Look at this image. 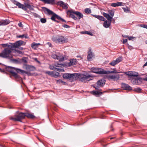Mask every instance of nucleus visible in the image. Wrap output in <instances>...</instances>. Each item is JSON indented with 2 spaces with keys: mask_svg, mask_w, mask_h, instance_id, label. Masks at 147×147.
<instances>
[{
  "mask_svg": "<svg viewBox=\"0 0 147 147\" xmlns=\"http://www.w3.org/2000/svg\"><path fill=\"white\" fill-rule=\"evenodd\" d=\"M6 69L7 71L10 72L12 74V75L16 78H18L19 76L18 74L15 72V71H16L18 73L20 72L22 73H25L27 74H29L28 72L10 66L6 67Z\"/></svg>",
  "mask_w": 147,
  "mask_h": 147,
  "instance_id": "1",
  "label": "nucleus"
},
{
  "mask_svg": "<svg viewBox=\"0 0 147 147\" xmlns=\"http://www.w3.org/2000/svg\"><path fill=\"white\" fill-rule=\"evenodd\" d=\"M13 50V46L8 45V47L5 49L0 53V57L8 59L11 58L12 56L11 53L12 51Z\"/></svg>",
  "mask_w": 147,
  "mask_h": 147,
  "instance_id": "2",
  "label": "nucleus"
},
{
  "mask_svg": "<svg viewBox=\"0 0 147 147\" xmlns=\"http://www.w3.org/2000/svg\"><path fill=\"white\" fill-rule=\"evenodd\" d=\"M78 74L77 78H79V80L83 82H86L94 78V76L88 74Z\"/></svg>",
  "mask_w": 147,
  "mask_h": 147,
  "instance_id": "3",
  "label": "nucleus"
},
{
  "mask_svg": "<svg viewBox=\"0 0 147 147\" xmlns=\"http://www.w3.org/2000/svg\"><path fill=\"white\" fill-rule=\"evenodd\" d=\"M52 40L56 43L63 44L68 42V39L64 36H58L52 38Z\"/></svg>",
  "mask_w": 147,
  "mask_h": 147,
  "instance_id": "4",
  "label": "nucleus"
},
{
  "mask_svg": "<svg viewBox=\"0 0 147 147\" xmlns=\"http://www.w3.org/2000/svg\"><path fill=\"white\" fill-rule=\"evenodd\" d=\"M24 113H19L17 112L14 117H10L9 118L10 119L13 120L14 121H19L21 122V120L24 119L25 117Z\"/></svg>",
  "mask_w": 147,
  "mask_h": 147,
  "instance_id": "5",
  "label": "nucleus"
},
{
  "mask_svg": "<svg viewBox=\"0 0 147 147\" xmlns=\"http://www.w3.org/2000/svg\"><path fill=\"white\" fill-rule=\"evenodd\" d=\"M78 73L73 74H63V77L65 79H68L71 81H72L74 79H76L78 76Z\"/></svg>",
  "mask_w": 147,
  "mask_h": 147,
  "instance_id": "6",
  "label": "nucleus"
},
{
  "mask_svg": "<svg viewBox=\"0 0 147 147\" xmlns=\"http://www.w3.org/2000/svg\"><path fill=\"white\" fill-rule=\"evenodd\" d=\"M91 70L92 72L98 74H107V71H104L101 68L93 67L91 68Z\"/></svg>",
  "mask_w": 147,
  "mask_h": 147,
  "instance_id": "7",
  "label": "nucleus"
},
{
  "mask_svg": "<svg viewBox=\"0 0 147 147\" xmlns=\"http://www.w3.org/2000/svg\"><path fill=\"white\" fill-rule=\"evenodd\" d=\"M119 76V74L107 75L106 77L109 80H112L113 81H117L120 78Z\"/></svg>",
  "mask_w": 147,
  "mask_h": 147,
  "instance_id": "8",
  "label": "nucleus"
},
{
  "mask_svg": "<svg viewBox=\"0 0 147 147\" xmlns=\"http://www.w3.org/2000/svg\"><path fill=\"white\" fill-rule=\"evenodd\" d=\"M22 5L20 6L21 7H18L19 8H22L23 10L25 11H26L27 9V8H28L30 10H33V6L29 4H26L25 5H24L22 4Z\"/></svg>",
  "mask_w": 147,
  "mask_h": 147,
  "instance_id": "9",
  "label": "nucleus"
},
{
  "mask_svg": "<svg viewBox=\"0 0 147 147\" xmlns=\"http://www.w3.org/2000/svg\"><path fill=\"white\" fill-rule=\"evenodd\" d=\"M122 60V57H119L118 58H117L116 59L113 61L109 63V65L112 66H114L117 64L121 62Z\"/></svg>",
  "mask_w": 147,
  "mask_h": 147,
  "instance_id": "10",
  "label": "nucleus"
},
{
  "mask_svg": "<svg viewBox=\"0 0 147 147\" xmlns=\"http://www.w3.org/2000/svg\"><path fill=\"white\" fill-rule=\"evenodd\" d=\"M64 66L63 64H59V63H55L53 65H50L49 67L50 69L56 70L57 67H62Z\"/></svg>",
  "mask_w": 147,
  "mask_h": 147,
  "instance_id": "11",
  "label": "nucleus"
},
{
  "mask_svg": "<svg viewBox=\"0 0 147 147\" xmlns=\"http://www.w3.org/2000/svg\"><path fill=\"white\" fill-rule=\"evenodd\" d=\"M55 18H57L59 20H60L61 19V18L54 13L53 14V15L51 17V19L52 20L54 21L55 22H59L58 21L55 20Z\"/></svg>",
  "mask_w": 147,
  "mask_h": 147,
  "instance_id": "12",
  "label": "nucleus"
},
{
  "mask_svg": "<svg viewBox=\"0 0 147 147\" xmlns=\"http://www.w3.org/2000/svg\"><path fill=\"white\" fill-rule=\"evenodd\" d=\"M121 87L123 89L126 90H132V88L128 84L125 83H122L121 84Z\"/></svg>",
  "mask_w": 147,
  "mask_h": 147,
  "instance_id": "13",
  "label": "nucleus"
},
{
  "mask_svg": "<svg viewBox=\"0 0 147 147\" xmlns=\"http://www.w3.org/2000/svg\"><path fill=\"white\" fill-rule=\"evenodd\" d=\"M52 57L54 59H58L59 62L62 61H63L64 59V58L63 57L61 56H58L56 54H53L52 55Z\"/></svg>",
  "mask_w": 147,
  "mask_h": 147,
  "instance_id": "14",
  "label": "nucleus"
},
{
  "mask_svg": "<svg viewBox=\"0 0 147 147\" xmlns=\"http://www.w3.org/2000/svg\"><path fill=\"white\" fill-rule=\"evenodd\" d=\"M125 73L130 77H137L138 76V73L136 72L128 71L125 72Z\"/></svg>",
  "mask_w": 147,
  "mask_h": 147,
  "instance_id": "15",
  "label": "nucleus"
},
{
  "mask_svg": "<svg viewBox=\"0 0 147 147\" xmlns=\"http://www.w3.org/2000/svg\"><path fill=\"white\" fill-rule=\"evenodd\" d=\"M88 55L87 56V59L88 61H90L92 58L94 56V55L91 49H89L88 53Z\"/></svg>",
  "mask_w": 147,
  "mask_h": 147,
  "instance_id": "16",
  "label": "nucleus"
},
{
  "mask_svg": "<svg viewBox=\"0 0 147 147\" xmlns=\"http://www.w3.org/2000/svg\"><path fill=\"white\" fill-rule=\"evenodd\" d=\"M23 41L21 40L18 41L16 43H14L13 45L11 44L10 46H13V49L16 48L18 47V46L21 45L23 43Z\"/></svg>",
  "mask_w": 147,
  "mask_h": 147,
  "instance_id": "17",
  "label": "nucleus"
},
{
  "mask_svg": "<svg viewBox=\"0 0 147 147\" xmlns=\"http://www.w3.org/2000/svg\"><path fill=\"white\" fill-rule=\"evenodd\" d=\"M105 83V82L103 80H100L97 82L96 84V86L97 87L102 86Z\"/></svg>",
  "mask_w": 147,
  "mask_h": 147,
  "instance_id": "18",
  "label": "nucleus"
},
{
  "mask_svg": "<svg viewBox=\"0 0 147 147\" xmlns=\"http://www.w3.org/2000/svg\"><path fill=\"white\" fill-rule=\"evenodd\" d=\"M57 4L58 5H59L63 8L65 9H67V4L62 1H59L57 2Z\"/></svg>",
  "mask_w": 147,
  "mask_h": 147,
  "instance_id": "19",
  "label": "nucleus"
},
{
  "mask_svg": "<svg viewBox=\"0 0 147 147\" xmlns=\"http://www.w3.org/2000/svg\"><path fill=\"white\" fill-rule=\"evenodd\" d=\"M10 21L8 20H2L0 21V26H5L9 23Z\"/></svg>",
  "mask_w": 147,
  "mask_h": 147,
  "instance_id": "20",
  "label": "nucleus"
},
{
  "mask_svg": "<svg viewBox=\"0 0 147 147\" xmlns=\"http://www.w3.org/2000/svg\"><path fill=\"white\" fill-rule=\"evenodd\" d=\"M72 13H74L78 17V19L79 20L83 18V15L79 11H74V12H72Z\"/></svg>",
  "mask_w": 147,
  "mask_h": 147,
  "instance_id": "21",
  "label": "nucleus"
},
{
  "mask_svg": "<svg viewBox=\"0 0 147 147\" xmlns=\"http://www.w3.org/2000/svg\"><path fill=\"white\" fill-rule=\"evenodd\" d=\"M69 61L70 62L68 63V65L69 66L75 65L77 62L76 60L74 59H70Z\"/></svg>",
  "mask_w": 147,
  "mask_h": 147,
  "instance_id": "22",
  "label": "nucleus"
},
{
  "mask_svg": "<svg viewBox=\"0 0 147 147\" xmlns=\"http://www.w3.org/2000/svg\"><path fill=\"white\" fill-rule=\"evenodd\" d=\"M44 11L46 13L48 14L49 15H52V16L53 14L54 13L52 11L49 9H48L44 7Z\"/></svg>",
  "mask_w": 147,
  "mask_h": 147,
  "instance_id": "23",
  "label": "nucleus"
},
{
  "mask_svg": "<svg viewBox=\"0 0 147 147\" xmlns=\"http://www.w3.org/2000/svg\"><path fill=\"white\" fill-rule=\"evenodd\" d=\"M103 15L109 21H111L113 17L111 16H110L109 14L105 13H103Z\"/></svg>",
  "mask_w": 147,
  "mask_h": 147,
  "instance_id": "24",
  "label": "nucleus"
},
{
  "mask_svg": "<svg viewBox=\"0 0 147 147\" xmlns=\"http://www.w3.org/2000/svg\"><path fill=\"white\" fill-rule=\"evenodd\" d=\"M91 15L93 17L96 18L98 20L102 21H105V18L102 16L93 14H92Z\"/></svg>",
  "mask_w": 147,
  "mask_h": 147,
  "instance_id": "25",
  "label": "nucleus"
},
{
  "mask_svg": "<svg viewBox=\"0 0 147 147\" xmlns=\"http://www.w3.org/2000/svg\"><path fill=\"white\" fill-rule=\"evenodd\" d=\"M111 5L113 7L122 6H123V3L121 2H118L116 3H111Z\"/></svg>",
  "mask_w": 147,
  "mask_h": 147,
  "instance_id": "26",
  "label": "nucleus"
},
{
  "mask_svg": "<svg viewBox=\"0 0 147 147\" xmlns=\"http://www.w3.org/2000/svg\"><path fill=\"white\" fill-rule=\"evenodd\" d=\"M111 22V21H108L107 20H106L104 23V26L106 28L109 27L110 26Z\"/></svg>",
  "mask_w": 147,
  "mask_h": 147,
  "instance_id": "27",
  "label": "nucleus"
},
{
  "mask_svg": "<svg viewBox=\"0 0 147 147\" xmlns=\"http://www.w3.org/2000/svg\"><path fill=\"white\" fill-rule=\"evenodd\" d=\"M40 45V43H36L34 42L32 43L31 44V47L32 48L34 49H36L38 47V46Z\"/></svg>",
  "mask_w": 147,
  "mask_h": 147,
  "instance_id": "28",
  "label": "nucleus"
},
{
  "mask_svg": "<svg viewBox=\"0 0 147 147\" xmlns=\"http://www.w3.org/2000/svg\"><path fill=\"white\" fill-rule=\"evenodd\" d=\"M74 11L71 10L69 11L70 14V16L75 20H76L77 19V18L76 17L74 14V13H72V12H74Z\"/></svg>",
  "mask_w": 147,
  "mask_h": 147,
  "instance_id": "29",
  "label": "nucleus"
},
{
  "mask_svg": "<svg viewBox=\"0 0 147 147\" xmlns=\"http://www.w3.org/2000/svg\"><path fill=\"white\" fill-rule=\"evenodd\" d=\"M25 115V117L26 116L28 118H33L34 117V116L31 114L28 113H24Z\"/></svg>",
  "mask_w": 147,
  "mask_h": 147,
  "instance_id": "30",
  "label": "nucleus"
},
{
  "mask_svg": "<svg viewBox=\"0 0 147 147\" xmlns=\"http://www.w3.org/2000/svg\"><path fill=\"white\" fill-rule=\"evenodd\" d=\"M55 0H46L45 3L53 4Z\"/></svg>",
  "mask_w": 147,
  "mask_h": 147,
  "instance_id": "31",
  "label": "nucleus"
},
{
  "mask_svg": "<svg viewBox=\"0 0 147 147\" xmlns=\"http://www.w3.org/2000/svg\"><path fill=\"white\" fill-rule=\"evenodd\" d=\"M107 74H116V73H117L119 72H118L117 70L115 69H113V71H107Z\"/></svg>",
  "mask_w": 147,
  "mask_h": 147,
  "instance_id": "32",
  "label": "nucleus"
},
{
  "mask_svg": "<svg viewBox=\"0 0 147 147\" xmlns=\"http://www.w3.org/2000/svg\"><path fill=\"white\" fill-rule=\"evenodd\" d=\"M27 68L30 71H33L35 69L34 67L32 66L28 65L27 66Z\"/></svg>",
  "mask_w": 147,
  "mask_h": 147,
  "instance_id": "33",
  "label": "nucleus"
},
{
  "mask_svg": "<svg viewBox=\"0 0 147 147\" xmlns=\"http://www.w3.org/2000/svg\"><path fill=\"white\" fill-rule=\"evenodd\" d=\"M84 12L87 14H90L91 13V11L90 8H86L84 9Z\"/></svg>",
  "mask_w": 147,
  "mask_h": 147,
  "instance_id": "34",
  "label": "nucleus"
},
{
  "mask_svg": "<svg viewBox=\"0 0 147 147\" xmlns=\"http://www.w3.org/2000/svg\"><path fill=\"white\" fill-rule=\"evenodd\" d=\"M92 92L93 93V94L94 95H100L102 94V92L97 91H93Z\"/></svg>",
  "mask_w": 147,
  "mask_h": 147,
  "instance_id": "35",
  "label": "nucleus"
},
{
  "mask_svg": "<svg viewBox=\"0 0 147 147\" xmlns=\"http://www.w3.org/2000/svg\"><path fill=\"white\" fill-rule=\"evenodd\" d=\"M18 37L22 38H28V36L27 35H25L24 34H23L21 35H19V36H18Z\"/></svg>",
  "mask_w": 147,
  "mask_h": 147,
  "instance_id": "36",
  "label": "nucleus"
},
{
  "mask_svg": "<svg viewBox=\"0 0 147 147\" xmlns=\"http://www.w3.org/2000/svg\"><path fill=\"white\" fill-rule=\"evenodd\" d=\"M108 12L111 15V16L112 17L114 16V11L113 10H109Z\"/></svg>",
  "mask_w": 147,
  "mask_h": 147,
  "instance_id": "37",
  "label": "nucleus"
},
{
  "mask_svg": "<svg viewBox=\"0 0 147 147\" xmlns=\"http://www.w3.org/2000/svg\"><path fill=\"white\" fill-rule=\"evenodd\" d=\"M122 9H123L125 12L127 13L130 11L129 9L127 7L125 8L123 7Z\"/></svg>",
  "mask_w": 147,
  "mask_h": 147,
  "instance_id": "38",
  "label": "nucleus"
},
{
  "mask_svg": "<svg viewBox=\"0 0 147 147\" xmlns=\"http://www.w3.org/2000/svg\"><path fill=\"white\" fill-rule=\"evenodd\" d=\"M57 82L58 83L60 84V83L62 84L63 85H65L66 84V82L63 81L61 80H57Z\"/></svg>",
  "mask_w": 147,
  "mask_h": 147,
  "instance_id": "39",
  "label": "nucleus"
},
{
  "mask_svg": "<svg viewBox=\"0 0 147 147\" xmlns=\"http://www.w3.org/2000/svg\"><path fill=\"white\" fill-rule=\"evenodd\" d=\"M53 72H54L53 71H47L45 72V73L46 74H47L48 75H50L51 76H52Z\"/></svg>",
  "mask_w": 147,
  "mask_h": 147,
  "instance_id": "40",
  "label": "nucleus"
},
{
  "mask_svg": "<svg viewBox=\"0 0 147 147\" xmlns=\"http://www.w3.org/2000/svg\"><path fill=\"white\" fill-rule=\"evenodd\" d=\"M59 74L58 72H57L55 74H54L53 73V75L52 76L54 77L55 78H57L59 76Z\"/></svg>",
  "mask_w": 147,
  "mask_h": 147,
  "instance_id": "41",
  "label": "nucleus"
},
{
  "mask_svg": "<svg viewBox=\"0 0 147 147\" xmlns=\"http://www.w3.org/2000/svg\"><path fill=\"white\" fill-rule=\"evenodd\" d=\"M59 67H57V68L56 69V70L58 71H62L63 72L64 71V70L63 69H62L61 68H59Z\"/></svg>",
  "mask_w": 147,
  "mask_h": 147,
  "instance_id": "42",
  "label": "nucleus"
},
{
  "mask_svg": "<svg viewBox=\"0 0 147 147\" xmlns=\"http://www.w3.org/2000/svg\"><path fill=\"white\" fill-rule=\"evenodd\" d=\"M41 22L43 23H45L46 22V20L45 18H41L40 19Z\"/></svg>",
  "mask_w": 147,
  "mask_h": 147,
  "instance_id": "43",
  "label": "nucleus"
},
{
  "mask_svg": "<svg viewBox=\"0 0 147 147\" xmlns=\"http://www.w3.org/2000/svg\"><path fill=\"white\" fill-rule=\"evenodd\" d=\"M140 27L147 29V25L146 24H140L139 26Z\"/></svg>",
  "mask_w": 147,
  "mask_h": 147,
  "instance_id": "44",
  "label": "nucleus"
},
{
  "mask_svg": "<svg viewBox=\"0 0 147 147\" xmlns=\"http://www.w3.org/2000/svg\"><path fill=\"white\" fill-rule=\"evenodd\" d=\"M83 33L88 34L89 35H91V36L92 35V33L91 32H89L88 31H86L85 32H84Z\"/></svg>",
  "mask_w": 147,
  "mask_h": 147,
  "instance_id": "45",
  "label": "nucleus"
},
{
  "mask_svg": "<svg viewBox=\"0 0 147 147\" xmlns=\"http://www.w3.org/2000/svg\"><path fill=\"white\" fill-rule=\"evenodd\" d=\"M135 38V37H134L128 36V38L129 40H133Z\"/></svg>",
  "mask_w": 147,
  "mask_h": 147,
  "instance_id": "46",
  "label": "nucleus"
},
{
  "mask_svg": "<svg viewBox=\"0 0 147 147\" xmlns=\"http://www.w3.org/2000/svg\"><path fill=\"white\" fill-rule=\"evenodd\" d=\"M128 48L130 50H131L134 49L133 47L129 45L128 44H127Z\"/></svg>",
  "mask_w": 147,
  "mask_h": 147,
  "instance_id": "47",
  "label": "nucleus"
},
{
  "mask_svg": "<svg viewBox=\"0 0 147 147\" xmlns=\"http://www.w3.org/2000/svg\"><path fill=\"white\" fill-rule=\"evenodd\" d=\"M137 81V80H136V79H132L131 80V82L134 84H136V82Z\"/></svg>",
  "mask_w": 147,
  "mask_h": 147,
  "instance_id": "48",
  "label": "nucleus"
},
{
  "mask_svg": "<svg viewBox=\"0 0 147 147\" xmlns=\"http://www.w3.org/2000/svg\"><path fill=\"white\" fill-rule=\"evenodd\" d=\"M16 52L20 54H23V53L21 51L19 50H16Z\"/></svg>",
  "mask_w": 147,
  "mask_h": 147,
  "instance_id": "49",
  "label": "nucleus"
},
{
  "mask_svg": "<svg viewBox=\"0 0 147 147\" xmlns=\"http://www.w3.org/2000/svg\"><path fill=\"white\" fill-rule=\"evenodd\" d=\"M63 26L64 28H69L70 27V26H69L67 24H64L63 25Z\"/></svg>",
  "mask_w": 147,
  "mask_h": 147,
  "instance_id": "50",
  "label": "nucleus"
},
{
  "mask_svg": "<svg viewBox=\"0 0 147 147\" xmlns=\"http://www.w3.org/2000/svg\"><path fill=\"white\" fill-rule=\"evenodd\" d=\"M141 89L140 88H137L136 90L137 92H140L141 91Z\"/></svg>",
  "mask_w": 147,
  "mask_h": 147,
  "instance_id": "51",
  "label": "nucleus"
},
{
  "mask_svg": "<svg viewBox=\"0 0 147 147\" xmlns=\"http://www.w3.org/2000/svg\"><path fill=\"white\" fill-rule=\"evenodd\" d=\"M27 12L30 14H31L32 15H34V14L36 15L35 13H32L30 11H27Z\"/></svg>",
  "mask_w": 147,
  "mask_h": 147,
  "instance_id": "52",
  "label": "nucleus"
},
{
  "mask_svg": "<svg viewBox=\"0 0 147 147\" xmlns=\"http://www.w3.org/2000/svg\"><path fill=\"white\" fill-rule=\"evenodd\" d=\"M127 39H123V43L125 44V43L127 42Z\"/></svg>",
  "mask_w": 147,
  "mask_h": 147,
  "instance_id": "53",
  "label": "nucleus"
},
{
  "mask_svg": "<svg viewBox=\"0 0 147 147\" xmlns=\"http://www.w3.org/2000/svg\"><path fill=\"white\" fill-rule=\"evenodd\" d=\"M143 80L144 81H147V75L143 78Z\"/></svg>",
  "mask_w": 147,
  "mask_h": 147,
  "instance_id": "54",
  "label": "nucleus"
},
{
  "mask_svg": "<svg viewBox=\"0 0 147 147\" xmlns=\"http://www.w3.org/2000/svg\"><path fill=\"white\" fill-rule=\"evenodd\" d=\"M8 45H8L7 44H3L2 45V46H3V47H6L7 46V47Z\"/></svg>",
  "mask_w": 147,
  "mask_h": 147,
  "instance_id": "55",
  "label": "nucleus"
},
{
  "mask_svg": "<svg viewBox=\"0 0 147 147\" xmlns=\"http://www.w3.org/2000/svg\"><path fill=\"white\" fill-rule=\"evenodd\" d=\"M18 26L19 27H22V23L20 22L18 24Z\"/></svg>",
  "mask_w": 147,
  "mask_h": 147,
  "instance_id": "56",
  "label": "nucleus"
},
{
  "mask_svg": "<svg viewBox=\"0 0 147 147\" xmlns=\"http://www.w3.org/2000/svg\"><path fill=\"white\" fill-rule=\"evenodd\" d=\"M122 36L124 38H128V36L126 35H122Z\"/></svg>",
  "mask_w": 147,
  "mask_h": 147,
  "instance_id": "57",
  "label": "nucleus"
},
{
  "mask_svg": "<svg viewBox=\"0 0 147 147\" xmlns=\"http://www.w3.org/2000/svg\"><path fill=\"white\" fill-rule=\"evenodd\" d=\"M146 65H147V61L144 65L143 67H144Z\"/></svg>",
  "mask_w": 147,
  "mask_h": 147,
  "instance_id": "58",
  "label": "nucleus"
},
{
  "mask_svg": "<svg viewBox=\"0 0 147 147\" xmlns=\"http://www.w3.org/2000/svg\"><path fill=\"white\" fill-rule=\"evenodd\" d=\"M60 20H61L63 22H66V21L64 19L62 18H61Z\"/></svg>",
  "mask_w": 147,
  "mask_h": 147,
  "instance_id": "59",
  "label": "nucleus"
},
{
  "mask_svg": "<svg viewBox=\"0 0 147 147\" xmlns=\"http://www.w3.org/2000/svg\"><path fill=\"white\" fill-rule=\"evenodd\" d=\"M23 61L25 63H26L27 62V61L26 60H23Z\"/></svg>",
  "mask_w": 147,
  "mask_h": 147,
  "instance_id": "60",
  "label": "nucleus"
},
{
  "mask_svg": "<svg viewBox=\"0 0 147 147\" xmlns=\"http://www.w3.org/2000/svg\"><path fill=\"white\" fill-rule=\"evenodd\" d=\"M94 88H95V89L96 90H98V89L96 88V87H94Z\"/></svg>",
  "mask_w": 147,
  "mask_h": 147,
  "instance_id": "61",
  "label": "nucleus"
},
{
  "mask_svg": "<svg viewBox=\"0 0 147 147\" xmlns=\"http://www.w3.org/2000/svg\"><path fill=\"white\" fill-rule=\"evenodd\" d=\"M114 138H110V139H113Z\"/></svg>",
  "mask_w": 147,
  "mask_h": 147,
  "instance_id": "62",
  "label": "nucleus"
},
{
  "mask_svg": "<svg viewBox=\"0 0 147 147\" xmlns=\"http://www.w3.org/2000/svg\"><path fill=\"white\" fill-rule=\"evenodd\" d=\"M36 15H35V14H34V15H34V16H36Z\"/></svg>",
  "mask_w": 147,
  "mask_h": 147,
  "instance_id": "63",
  "label": "nucleus"
},
{
  "mask_svg": "<svg viewBox=\"0 0 147 147\" xmlns=\"http://www.w3.org/2000/svg\"><path fill=\"white\" fill-rule=\"evenodd\" d=\"M146 43L147 44V40L146 41Z\"/></svg>",
  "mask_w": 147,
  "mask_h": 147,
  "instance_id": "64",
  "label": "nucleus"
}]
</instances>
